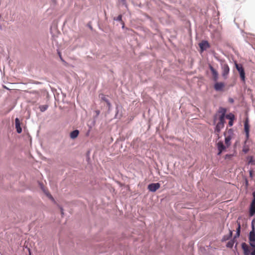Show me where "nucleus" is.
Wrapping results in <instances>:
<instances>
[{"mask_svg": "<svg viewBox=\"0 0 255 255\" xmlns=\"http://www.w3.org/2000/svg\"><path fill=\"white\" fill-rule=\"evenodd\" d=\"M217 145L218 150V155H220L224 150H225L226 146L224 145L223 142L222 141H219L217 143Z\"/></svg>", "mask_w": 255, "mask_h": 255, "instance_id": "f8f14e48", "label": "nucleus"}, {"mask_svg": "<svg viewBox=\"0 0 255 255\" xmlns=\"http://www.w3.org/2000/svg\"><path fill=\"white\" fill-rule=\"evenodd\" d=\"M229 236L230 237V238H232V236H233V231L229 229V233L228 234Z\"/></svg>", "mask_w": 255, "mask_h": 255, "instance_id": "72a5a7b5", "label": "nucleus"}, {"mask_svg": "<svg viewBox=\"0 0 255 255\" xmlns=\"http://www.w3.org/2000/svg\"><path fill=\"white\" fill-rule=\"evenodd\" d=\"M89 28H90L91 29H92V27L91 25H89Z\"/></svg>", "mask_w": 255, "mask_h": 255, "instance_id": "c03bdc74", "label": "nucleus"}, {"mask_svg": "<svg viewBox=\"0 0 255 255\" xmlns=\"http://www.w3.org/2000/svg\"><path fill=\"white\" fill-rule=\"evenodd\" d=\"M41 189L43 190L45 194L46 195V196L49 198L50 196L52 195L47 191H46L43 188V185L41 186Z\"/></svg>", "mask_w": 255, "mask_h": 255, "instance_id": "bb28decb", "label": "nucleus"}, {"mask_svg": "<svg viewBox=\"0 0 255 255\" xmlns=\"http://www.w3.org/2000/svg\"><path fill=\"white\" fill-rule=\"evenodd\" d=\"M232 156V154H226L225 156V159H229Z\"/></svg>", "mask_w": 255, "mask_h": 255, "instance_id": "f704fd0d", "label": "nucleus"}, {"mask_svg": "<svg viewBox=\"0 0 255 255\" xmlns=\"http://www.w3.org/2000/svg\"><path fill=\"white\" fill-rule=\"evenodd\" d=\"M228 101L230 103L233 104L234 102V100L232 98H229L228 99Z\"/></svg>", "mask_w": 255, "mask_h": 255, "instance_id": "2f4dec72", "label": "nucleus"}, {"mask_svg": "<svg viewBox=\"0 0 255 255\" xmlns=\"http://www.w3.org/2000/svg\"><path fill=\"white\" fill-rule=\"evenodd\" d=\"M49 199H50L54 203L55 202V201L54 198L52 197V196H50V198H49Z\"/></svg>", "mask_w": 255, "mask_h": 255, "instance_id": "e433bc0d", "label": "nucleus"}, {"mask_svg": "<svg viewBox=\"0 0 255 255\" xmlns=\"http://www.w3.org/2000/svg\"><path fill=\"white\" fill-rule=\"evenodd\" d=\"M244 130L246 134V139H248L249 138L250 133V125L248 119L244 122Z\"/></svg>", "mask_w": 255, "mask_h": 255, "instance_id": "9d476101", "label": "nucleus"}, {"mask_svg": "<svg viewBox=\"0 0 255 255\" xmlns=\"http://www.w3.org/2000/svg\"><path fill=\"white\" fill-rule=\"evenodd\" d=\"M58 54L59 55V58H60V59L61 60V61H64V60L63 59L62 57V56H61V53L58 51Z\"/></svg>", "mask_w": 255, "mask_h": 255, "instance_id": "c9c22d12", "label": "nucleus"}, {"mask_svg": "<svg viewBox=\"0 0 255 255\" xmlns=\"http://www.w3.org/2000/svg\"><path fill=\"white\" fill-rule=\"evenodd\" d=\"M101 99L105 101V102H106L107 104V105H110V101L105 96V95H102L101 96Z\"/></svg>", "mask_w": 255, "mask_h": 255, "instance_id": "a878e982", "label": "nucleus"}, {"mask_svg": "<svg viewBox=\"0 0 255 255\" xmlns=\"http://www.w3.org/2000/svg\"><path fill=\"white\" fill-rule=\"evenodd\" d=\"M107 106H108V110H109V111H110L111 110V108L112 106L111 103L110 102V105H107Z\"/></svg>", "mask_w": 255, "mask_h": 255, "instance_id": "58836bf2", "label": "nucleus"}, {"mask_svg": "<svg viewBox=\"0 0 255 255\" xmlns=\"http://www.w3.org/2000/svg\"><path fill=\"white\" fill-rule=\"evenodd\" d=\"M231 239V238H230V237H229L228 235H224L222 237V239H221V242H225L228 240H230Z\"/></svg>", "mask_w": 255, "mask_h": 255, "instance_id": "b1692460", "label": "nucleus"}, {"mask_svg": "<svg viewBox=\"0 0 255 255\" xmlns=\"http://www.w3.org/2000/svg\"><path fill=\"white\" fill-rule=\"evenodd\" d=\"M250 245L253 249V250H255V242H249Z\"/></svg>", "mask_w": 255, "mask_h": 255, "instance_id": "c85d7f7f", "label": "nucleus"}, {"mask_svg": "<svg viewBox=\"0 0 255 255\" xmlns=\"http://www.w3.org/2000/svg\"><path fill=\"white\" fill-rule=\"evenodd\" d=\"M234 120H231V121H229V126L230 127H232L233 126V124H234Z\"/></svg>", "mask_w": 255, "mask_h": 255, "instance_id": "473e14b6", "label": "nucleus"}, {"mask_svg": "<svg viewBox=\"0 0 255 255\" xmlns=\"http://www.w3.org/2000/svg\"><path fill=\"white\" fill-rule=\"evenodd\" d=\"M199 47L202 51L206 50L210 47L209 42L207 40H203L199 44Z\"/></svg>", "mask_w": 255, "mask_h": 255, "instance_id": "9b49d317", "label": "nucleus"}, {"mask_svg": "<svg viewBox=\"0 0 255 255\" xmlns=\"http://www.w3.org/2000/svg\"><path fill=\"white\" fill-rule=\"evenodd\" d=\"M122 24H123V25H122V28H123V29H124V27H125L124 22L123 21V22H122Z\"/></svg>", "mask_w": 255, "mask_h": 255, "instance_id": "a19ab883", "label": "nucleus"}, {"mask_svg": "<svg viewBox=\"0 0 255 255\" xmlns=\"http://www.w3.org/2000/svg\"><path fill=\"white\" fill-rule=\"evenodd\" d=\"M241 224L240 223H239L238 224V227L236 229V234L235 235V236L233 238H234L235 239H236L237 238H239L240 236V233H241Z\"/></svg>", "mask_w": 255, "mask_h": 255, "instance_id": "dca6fc26", "label": "nucleus"}, {"mask_svg": "<svg viewBox=\"0 0 255 255\" xmlns=\"http://www.w3.org/2000/svg\"><path fill=\"white\" fill-rule=\"evenodd\" d=\"M20 122L18 118H16L15 119V126L16 131L18 133H20L22 132V128L20 127Z\"/></svg>", "mask_w": 255, "mask_h": 255, "instance_id": "ddd939ff", "label": "nucleus"}, {"mask_svg": "<svg viewBox=\"0 0 255 255\" xmlns=\"http://www.w3.org/2000/svg\"><path fill=\"white\" fill-rule=\"evenodd\" d=\"M224 126L222 125H220L219 123H217L215 128V133L219 135V133L221 131L222 128H224Z\"/></svg>", "mask_w": 255, "mask_h": 255, "instance_id": "2eb2a0df", "label": "nucleus"}, {"mask_svg": "<svg viewBox=\"0 0 255 255\" xmlns=\"http://www.w3.org/2000/svg\"><path fill=\"white\" fill-rule=\"evenodd\" d=\"M243 151L245 153H247L248 151V149H244Z\"/></svg>", "mask_w": 255, "mask_h": 255, "instance_id": "79ce46f5", "label": "nucleus"}, {"mask_svg": "<svg viewBox=\"0 0 255 255\" xmlns=\"http://www.w3.org/2000/svg\"><path fill=\"white\" fill-rule=\"evenodd\" d=\"M241 246L244 251V255H255V250H253L251 253L250 248L246 243H242Z\"/></svg>", "mask_w": 255, "mask_h": 255, "instance_id": "f03ea898", "label": "nucleus"}, {"mask_svg": "<svg viewBox=\"0 0 255 255\" xmlns=\"http://www.w3.org/2000/svg\"><path fill=\"white\" fill-rule=\"evenodd\" d=\"M53 2H55L56 0H51Z\"/></svg>", "mask_w": 255, "mask_h": 255, "instance_id": "a18cd8bd", "label": "nucleus"}, {"mask_svg": "<svg viewBox=\"0 0 255 255\" xmlns=\"http://www.w3.org/2000/svg\"><path fill=\"white\" fill-rule=\"evenodd\" d=\"M114 20L117 21H121V22H123L122 21V15L120 14L117 17H115L114 18Z\"/></svg>", "mask_w": 255, "mask_h": 255, "instance_id": "393cba45", "label": "nucleus"}, {"mask_svg": "<svg viewBox=\"0 0 255 255\" xmlns=\"http://www.w3.org/2000/svg\"><path fill=\"white\" fill-rule=\"evenodd\" d=\"M95 113L96 115L94 117V120H95L99 116L100 114V111L99 110H96L95 111Z\"/></svg>", "mask_w": 255, "mask_h": 255, "instance_id": "cd10ccee", "label": "nucleus"}, {"mask_svg": "<svg viewBox=\"0 0 255 255\" xmlns=\"http://www.w3.org/2000/svg\"><path fill=\"white\" fill-rule=\"evenodd\" d=\"M29 255H31V253L29 250Z\"/></svg>", "mask_w": 255, "mask_h": 255, "instance_id": "49530a36", "label": "nucleus"}, {"mask_svg": "<svg viewBox=\"0 0 255 255\" xmlns=\"http://www.w3.org/2000/svg\"><path fill=\"white\" fill-rule=\"evenodd\" d=\"M123 107L121 105H116V114L114 117L115 119H121L122 117Z\"/></svg>", "mask_w": 255, "mask_h": 255, "instance_id": "39448f33", "label": "nucleus"}, {"mask_svg": "<svg viewBox=\"0 0 255 255\" xmlns=\"http://www.w3.org/2000/svg\"><path fill=\"white\" fill-rule=\"evenodd\" d=\"M255 220L252 221V230L249 233V242H255V227L254 225Z\"/></svg>", "mask_w": 255, "mask_h": 255, "instance_id": "20e7f679", "label": "nucleus"}, {"mask_svg": "<svg viewBox=\"0 0 255 255\" xmlns=\"http://www.w3.org/2000/svg\"><path fill=\"white\" fill-rule=\"evenodd\" d=\"M249 173H250V176L251 177H253V172L252 170H250L249 171Z\"/></svg>", "mask_w": 255, "mask_h": 255, "instance_id": "4c0bfd02", "label": "nucleus"}, {"mask_svg": "<svg viewBox=\"0 0 255 255\" xmlns=\"http://www.w3.org/2000/svg\"><path fill=\"white\" fill-rule=\"evenodd\" d=\"M121 2H122L123 4L126 7H127V3L126 2V0H119Z\"/></svg>", "mask_w": 255, "mask_h": 255, "instance_id": "7c9ffc66", "label": "nucleus"}, {"mask_svg": "<svg viewBox=\"0 0 255 255\" xmlns=\"http://www.w3.org/2000/svg\"><path fill=\"white\" fill-rule=\"evenodd\" d=\"M247 159H248V164L253 165H255V160L254 159V156H248Z\"/></svg>", "mask_w": 255, "mask_h": 255, "instance_id": "a211bd4d", "label": "nucleus"}, {"mask_svg": "<svg viewBox=\"0 0 255 255\" xmlns=\"http://www.w3.org/2000/svg\"><path fill=\"white\" fill-rule=\"evenodd\" d=\"M224 136H226V133L225 132H224Z\"/></svg>", "mask_w": 255, "mask_h": 255, "instance_id": "de8ad7c7", "label": "nucleus"}, {"mask_svg": "<svg viewBox=\"0 0 255 255\" xmlns=\"http://www.w3.org/2000/svg\"><path fill=\"white\" fill-rule=\"evenodd\" d=\"M222 69V76L224 79H226L228 78L230 72V68L228 65L226 63L221 64Z\"/></svg>", "mask_w": 255, "mask_h": 255, "instance_id": "f257e3e1", "label": "nucleus"}, {"mask_svg": "<svg viewBox=\"0 0 255 255\" xmlns=\"http://www.w3.org/2000/svg\"><path fill=\"white\" fill-rule=\"evenodd\" d=\"M209 67L210 70H211L212 74L213 75V80L215 82L218 81L219 79V74L218 72L214 69V68L211 65H209Z\"/></svg>", "mask_w": 255, "mask_h": 255, "instance_id": "1a4fd4ad", "label": "nucleus"}, {"mask_svg": "<svg viewBox=\"0 0 255 255\" xmlns=\"http://www.w3.org/2000/svg\"><path fill=\"white\" fill-rule=\"evenodd\" d=\"M218 112L221 114L220 116H223V117H225L226 115V113L227 112V109L225 108L220 107Z\"/></svg>", "mask_w": 255, "mask_h": 255, "instance_id": "6ab92c4d", "label": "nucleus"}, {"mask_svg": "<svg viewBox=\"0 0 255 255\" xmlns=\"http://www.w3.org/2000/svg\"><path fill=\"white\" fill-rule=\"evenodd\" d=\"M48 108V105H40L39 107L40 111L41 112H45Z\"/></svg>", "mask_w": 255, "mask_h": 255, "instance_id": "5701e85b", "label": "nucleus"}, {"mask_svg": "<svg viewBox=\"0 0 255 255\" xmlns=\"http://www.w3.org/2000/svg\"><path fill=\"white\" fill-rule=\"evenodd\" d=\"M225 117H223V116H220L219 117V122L218 123L220 125H222L224 126V124L225 123Z\"/></svg>", "mask_w": 255, "mask_h": 255, "instance_id": "4be33fe9", "label": "nucleus"}, {"mask_svg": "<svg viewBox=\"0 0 255 255\" xmlns=\"http://www.w3.org/2000/svg\"><path fill=\"white\" fill-rule=\"evenodd\" d=\"M232 139V137L230 135H228L225 137V142L227 146L228 147L231 145V140Z\"/></svg>", "mask_w": 255, "mask_h": 255, "instance_id": "aec40b11", "label": "nucleus"}, {"mask_svg": "<svg viewBox=\"0 0 255 255\" xmlns=\"http://www.w3.org/2000/svg\"><path fill=\"white\" fill-rule=\"evenodd\" d=\"M60 210H61V214L63 215L64 214V212H63V209L62 208H60Z\"/></svg>", "mask_w": 255, "mask_h": 255, "instance_id": "ea45409f", "label": "nucleus"}, {"mask_svg": "<svg viewBox=\"0 0 255 255\" xmlns=\"http://www.w3.org/2000/svg\"><path fill=\"white\" fill-rule=\"evenodd\" d=\"M160 187V184L159 183H152L148 184L147 189L151 192H155Z\"/></svg>", "mask_w": 255, "mask_h": 255, "instance_id": "0eeeda50", "label": "nucleus"}, {"mask_svg": "<svg viewBox=\"0 0 255 255\" xmlns=\"http://www.w3.org/2000/svg\"><path fill=\"white\" fill-rule=\"evenodd\" d=\"M253 199L251 203L249 215L253 216L255 214V191L253 193Z\"/></svg>", "mask_w": 255, "mask_h": 255, "instance_id": "423d86ee", "label": "nucleus"}, {"mask_svg": "<svg viewBox=\"0 0 255 255\" xmlns=\"http://www.w3.org/2000/svg\"><path fill=\"white\" fill-rule=\"evenodd\" d=\"M3 87L4 89H7V90H9V89H8L7 87H6L5 86H3Z\"/></svg>", "mask_w": 255, "mask_h": 255, "instance_id": "37998d69", "label": "nucleus"}, {"mask_svg": "<svg viewBox=\"0 0 255 255\" xmlns=\"http://www.w3.org/2000/svg\"><path fill=\"white\" fill-rule=\"evenodd\" d=\"M79 134V131L78 129H75L71 131L70 133V137L71 139H75Z\"/></svg>", "mask_w": 255, "mask_h": 255, "instance_id": "4468645a", "label": "nucleus"}, {"mask_svg": "<svg viewBox=\"0 0 255 255\" xmlns=\"http://www.w3.org/2000/svg\"><path fill=\"white\" fill-rule=\"evenodd\" d=\"M229 135H230L232 137V135L233 134V130L232 128H230L228 130Z\"/></svg>", "mask_w": 255, "mask_h": 255, "instance_id": "c756f323", "label": "nucleus"}, {"mask_svg": "<svg viewBox=\"0 0 255 255\" xmlns=\"http://www.w3.org/2000/svg\"><path fill=\"white\" fill-rule=\"evenodd\" d=\"M225 118L226 119L229 120V121L234 120L235 119V115L232 113H230L226 115L225 116Z\"/></svg>", "mask_w": 255, "mask_h": 255, "instance_id": "412c9836", "label": "nucleus"}, {"mask_svg": "<svg viewBox=\"0 0 255 255\" xmlns=\"http://www.w3.org/2000/svg\"><path fill=\"white\" fill-rule=\"evenodd\" d=\"M236 241V239L234 238L231 239L226 244V247L228 248H232L234 244Z\"/></svg>", "mask_w": 255, "mask_h": 255, "instance_id": "f3484780", "label": "nucleus"}, {"mask_svg": "<svg viewBox=\"0 0 255 255\" xmlns=\"http://www.w3.org/2000/svg\"><path fill=\"white\" fill-rule=\"evenodd\" d=\"M235 66H236V68L237 70H238V71L239 72V73L240 74V76L241 80L244 82L245 81L246 76H245V70H244L243 67L242 66V65L238 64L237 63L235 64Z\"/></svg>", "mask_w": 255, "mask_h": 255, "instance_id": "7ed1b4c3", "label": "nucleus"}, {"mask_svg": "<svg viewBox=\"0 0 255 255\" xmlns=\"http://www.w3.org/2000/svg\"><path fill=\"white\" fill-rule=\"evenodd\" d=\"M225 86V84L224 82H215L214 88V89L218 92H220L223 91V89Z\"/></svg>", "mask_w": 255, "mask_h": 255, "instance_id": "6e6552de", "label": "nucleus"}]
</instances>
